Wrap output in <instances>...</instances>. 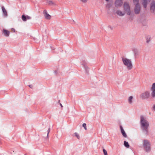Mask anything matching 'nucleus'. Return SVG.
Wrapping results in <instances>:
<instances>
[{
    "label": "nucleus",
    "instance_id": "nucleus-1",
    "mask_svg": "<svg viewBox=\"0 0 155 155\" xmlns=\"http://www.w3.org/2000/svg\"><path fill=\"white\" fill-rule=\"evenodd\" d=\"M122 61L124 65L128 70H130L133 68V65L131 60L127 58L123 57L122 58Z\"/></svg>",
    "mask_w": 155,
    "mask_h": 155
},
{
    "label": "nucleus",
    "instance_id": "nucleus-2",
    "mask_svg": "<svg viewBox=\"0 0 155 155\" xmlns=\"http://www.w3.org/2000/svg\"><path fill=\"white\" fill-rule=\"evenodd\" d=\"M140 122L142 129L143 130H145L146 133H147L149 126L148 122L144 119L143 116L141 117Z\"/></svg>",
    "mask_w": 155,
    "mask_h": 155
},
{
    "label": "nucleus",
    "instance_id": "nucleus-3",
    "mask_svg": "<svg viewBox=\"0 0 155 155\" xmlns=\"http://www.w3.org/2000/svg\"><path fill=\"white\" fill-rule=\"evenodd\" d=\"M124 10L128 15H130L131 14L130 7L129 3L127 2L124 3L123 6Z\"/></svg>",
    "mask_w": 155,
    "mask_h": 155
},
{
    "label": "nucleus",
    "instance_id": "nucleus-4",
    "mask_svg": "<svg viewBox=\"0 0 155 155\" xmlns=\"http://www.w3.org/2000/svg\"><path fill=\"white\" fill-rule=\"evenodd\" d=\"M143 146L146 151H149L150 150V142L147 140H144L143 141Z\"/></svg>",
    "mask_w": 155,
    "mask_h": 155
},
{
    "label": "nucleus",
    "instance_id": "nucleus-5",
    "mask_svg": "<svg viewBox=\"0 0 155 155\" xmlns=\"http://www.w3.org/2000/svg\"><path fill=\"white\" fill-rule=\"evenodd\" d=\"M150 96V93L149 92L146 91L142 94L140 97L142 99H145L148 98Z\"/></svg>",
    "mask_w": 155,
    "mask_h": 155
},
{
    "label": "nucleus",
    "instance_id": "nucleus-6",
    "mask_svg": "<svg viewBox=\"0 0 155 155\" xmlns=\"http://www.w3.org/2000/svg\"><path fill=\"white\" fill-rule=\"evenodd\" d=\"M140 11V4L135 5L134 8V12L136 14H139Z\"/></svg>",
    "mask_w": 155,
    "mask_h": 155
},
{
    "label": "nucleus",
    "instance_id": "nucleus-7",
    "mask_svg": "<svg viewBox=\"0 0 155 155\" xmlns=\"http://www.w3.org/2000/svg\"><path fill=\"white\" fill-rule=\"evenodd\" d=\"M122 3V0H116L115 2V5L116 7H119L121 6Z\"/></svg>",
    "mask_w": 155,
    "mask_h": 155
},
{
    "label": "nucleus",
    "instance_id": "nucleus-8",
    "mask_svg": "<svg viewBox=\"0 0 155 155\" xmlns=\"http://www.w3.org/2000/svg\"><path fill=\"white\" fill-rule=\"evenodd\" d=\"M155 8V2L152 1L150 3V10L152 12H153Z\"/></svg>",
    "mask_w": 155,
    "mask_h": 155
},
{
    "label": "nucleus",
    "instance_id": "nucleus-9",
    "mask_svg": "<svg viewBox=\"0 0 155 155\" xmlns=\"http://www.w3.org/2000/svg\"><path fill=\"white\" fill-rule=\"evenodd\" d=\"M151 0H141V2L143 7L146 8L147 4L150 2Z\"/></svg>",
    "mask_w": 155,
    "mask_h": 155
},
{
    "label": "nucleus",
    "instance_id": "nucleus-10",
    "mask_svg": "<svg viewBox=\"0 0 155 155\" xmlns=\"http://www.w3.org/2000/svg\"><path fill=\"white\" fill-rule=\"evenodd\" d=\"M126 13L124 11V10L123 12H122L120 10H117V14L119 15L123 16H124Z\"/></svg>",
    "mask_w": 155,
    "mask_h": 155
},
{
    "label": "nucleus",
    "instance_id": "nucleus-11",
    "mask_svg": "<svg viewBox=\"0 0 155 155\" xmlns=\"http://www.w3.org/2000/svg\"><path fill=\"white\" fill-rule=\"evenodd\" d=\"M120 128L121 130V133L123 135V136L124 137H127V135L125 133L124 130L123 129L122 127L121 126H120Z\"/></svg>",
    "mask_w": 155,
    "mask_h": 155
},
{
    "label": "nucleus",
    "instance_id": "nucleus-12",
    "mask_svg": "<svg viewBox=\"0 0 155 155\" xmlns=\"http://www.w3.org/2000/svg\"><path fill=\"white\" fill-rule=\"evenodd\" d=\"M3 33L6 36H8L9 35V32L8 30H4Z\"/></svg>",
    "mask_w": 155,
    "mask_h": 155
},
{
    "label": "nucleus",
    "instance_id": "nucleus-13",
    "mask_svg": "<svg viewBox=\"0 0 155 155\" xmlns=\"http://www.w3.org/2000/svg\"><path fill=\"white\" fill-rule=\"evenodd\" d=\"M45 18L47 19H50L51 18V16L47 12H45Z\"/></svg>",
    "mask_w": 155,
    "mask_h": 155
},
{
    "label": "nucleus",
    "instance_id": "nucleus-14",
    "mask_svg": "<svg viewBox=\"0 0 155 155\" xmlns=\"http://www.w3.org/2000/svg\"><path fill=\"white\" fill-rule=\"evenodd\" d=\"M2 11L3 12V13L4 15H5V16H7V11H6V10H5V8L3 7H2Z\"/></svg>",
    "mask_w": 155,
    "mask_h": 155
},
{
    "label": "nucleus",
    "instance_id": "nucleus-15",
    "mask_svg": "<svg viewBox=\"0 0 155 155\" xmlns=\"http://www.w3.org/2000/svg\"><path fill=\"white\" fill-rule=\"evenodd\" d=\"M146 38L147 42L148 43L150 41V37L149 35H148L146 37Z\"/></svg>",
    "mask_w": 155,
    "mask_h": 155
},
{
    "label": "nucleus",
    "instance_id": "nucleus-16",
    "mask_svg": "<svg viewBox=\"0 0 155 155\" xmlns=\"http://www.w3.org/2000/svg\"><path fill=\"white\" fill-rule=\"evenodd\" d=\"M133 98V97L132 96H130L129 97L128 102L130 104H131L132 103Z\"/></svg>",
    "mask_w": 155,
    "mask_h": 155
},
{
    "label": "nucleus",
    "instance_id": "nucleus-17",
    "mask_svg": "<svg viewBox=\"0 0 155 155\" xmlns=\"http://www.w3.org/2000/svg\"><path fill=\"white\" fill-rule=\"evenodd\" d=\"M124 144L125 147L127 148H129V145L128 143L126 141H124Z\"/></svg>",
    "mask_w": 155,
    "mask_h": 155
},
{
    "label": "nucleus",
    "instance_id": "nucleus-18",
    "mask_svg": "<svg viewBox=\"0 0 155 155\" xmlns=\"http://www.w3.org/2000/svg\"><path fill=\"white\" fill-rule=\"evenodd\" d=\"M139 0H133V3L135 5L139 4Z\"/></svg>",
    "mask_w": 155,
    "mask_h": 155
},
{
    "label": "nucleus",
    "instance_id": "nucleus-19",
    "mask_svg": "<svg viewBox=\"0 0 155 155\" xmlns=\"http://www.w3.org/2000/svg\"><path fill=\"white\" fill-rule=\"evenodd\" d=\"M22 19L24 21H26L27 20L26 16L24 15H22Z\"/></svg>",
    "mask_w": 155,
    "mask_h": 155
},
{
    "label": "nucleus",
    "instance_id": "nucleus-20",
    "mask_svg": "<svg viewBox=\"0 0 155 155\" xmlns=\"http://www.w3.org/2000/svg\"><path fill=\"white\" fill-rule=\"evenodd\" d=\"M80 2L83 3H86L88 1V0H80Z\"/></svg>",
    "mask_w": 155,
    "mask_h": 155
},
{
    "label": "nucleus",
    "instance_id": "nucleus-21",
    "mask_svg": "<svg viewBox=\"0 0 155 155\" xmlns=\"http://www.w3.org/2000/svg\"><path fill=\"white\" fill-rule=\"evenodd\" d=\"M75 136L78 139H80V136L79 135L76 133H74Z\"/></svg>",
    "mask_w": 155,
    "mask_h": 155
},
{
    "label": "nucleus",
    "instance_id": "nucleus-22",
    "mask_svg": "<svg viewBox=\"0 0 155 155\" xmlns=\"http://www.w3.org/2000/svg\"><path fill=\"white\" fill-rule=\"evenodd\" d=\"M103 150L104 155H108L107 153V152L105 149H103Z\"/></svg>",
    "mask_w": 155,
    "mask_h": 155
},
{
    "label": "nucleus",
    "instance_id": "nucleus-23",
    "mask_svg": "<svg viewBox=\"0 0 155 155\" xmlns=\"http://www.w3.org/2000/svg\"><path fill=\"white\" fill-rule=\"evenodd\" d=\"M83 127L84 128L85 130H87L86 127V124L85 123H84L83 124Z\"/></svg>",
    "mask_w": 155,
    "mask_h": 155
},
{
    "label": "nucleus",
    "instance_id": "nucleus-24",
    "mask_svg": "<svg viewBox=\"0 0 155 155\" xmlns=\"http://www.w3.org/2000/svg\"><path fill=\"white\" fill-rule=\"evenodd\" d=\"M26 17H27V19H30L31 18V17L28 16H26Z\"/></svg>",
    "mask_w": 155,
    "mask_h": 155
},
{
    "label": "nucleus",
    "instance_id": "nucleus-25",
    "mask_svg": "<svg viewBox=\"0 0 155 155\" xmlns=\"http://www.w3.org/2000/svg\"><path fill=\"white\" fill-rule=\"evenodd\" d=\"M50 128H49L48 130V134H47V136H48V134H49V133L50 132Z\"/></svg>",
    "mask_w": 155,
    "mask_h": 155
},
{
    "label": "nucleus",
    "instance_id": "nucleus-26",
    "mask_svg": "<svg viewBox=\"0 0 155 155\" xmlns=\"http://www.w3.org/2000/svg\"><path fill=\"white\" fill-rule=\"evenodd\" d=\"M11 30H12V31H13V32H15V29L14 28H12L11 29Z\"/></svg>",
    "mask_w": 155,
    "mask_h": 155
},
{
    "label": "nucleus",
    "instance_id": "nucleus-27",
    "mask_svg": "<svg viewBox=\"0 0 155 155\" xmlns=\"http://www.w3.org/2000/svg\"><path fill=\"white\" fill-rule=\"evenodd\" d=\"M153 110L155 111V104L153 105Z\"/></svg>",
    "mask_w": 155,
    "mask_h": 155
},
{
    "label": "nucleus",
    "instance_id": "nucleus-28",
    "mask_svg": "<svg viewBox=\"0 0 155 155\" xmlns=\"http://www.w3.org/2000/svg\"><path fill=\"white\" fill-rule=\"evenodd\" d=\"M29 87L32 88L33 87V86L31 85H30L29 86Z\"/></svg>",
    "mask_w": 155,
    "mask_h": 155
},
{
    "label": "nucleus",
    "instance_id": "nucleus-29",
    "mask_svg": "<svg viewBox=\"0 0 155 155\" xmlns=\"http://www.w3.org/2000/svg\"><path fill=\"white\" fill-rule=\"evenodd\" d=\"M60 105L61 106V107H63V106H62V104L61 103H60Z\"/></svg>",
    "mask_w": 155,
    "mask_h": 155
},
{
    "label": "nucleus",
    "instance_id": "nucleus-30",
    "mask_svg": "<svg viewBox=\"0 0 155 155\" xmlns=\"http://www.w3.org/2000/svg\"><path fill=\"white\" fill-rule=\"evenodd\" d=\"M107 1H108L109 0H106Z\"/></svg>",
    "mask_w": 155,
    "mask_h": 155
},
{
    "label": "nucleus",
    "instance_id": "nucleus-31",
    "mask_svg": "<svg viewBox=\"0 0 155 155\" xmlns=\"http://www.w3.org/2000/svg\"><path fill=\"white\" fill-rule=\"evenodd\" d=\"M51 3H52V2H51Z\"/></svg>",
    "mask_w": 155,
    "mask_h": 155
}]
</instances>
